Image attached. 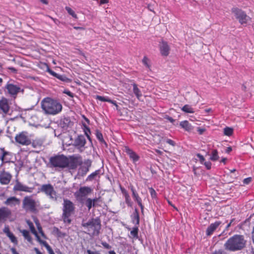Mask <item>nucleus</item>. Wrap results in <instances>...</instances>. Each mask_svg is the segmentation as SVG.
<instances>
[{"mask_svg": "<svg viewBox=\"0 0 254 254\" xmlns=\"http://www.w3.org/2000/svg\"><path fill=\"white\" fill-rule=\"evenodd\" d=\"M109 2V0H100L99 2V4L100 5H101L103 4H106Z\"/></svg>", "mask_w": 254, "mask_h": 254, "instance_id": "58", "label": "nucleus"}, {"mask_svg": "<svg viewBox=\"0 0 254 254\" xmlns=\"http://www.w3.org/2000/svg\"><path fill=\"white\" fill-rule=\"evenodd\" d=\"M11 176L8 173L3 172L0 174V183L3 185L8 184L10 180Z\"/></svg>", "mask_w": 254, "mask_h": 254, "instance_id": "16", "label": "nucleus"}, {"mask_svg": "<svg viewBox=\"0 0 254 254\" xmlns=\"http://www.w3.org/2000/svg\"><path fill=\"white\" fill-rule=\"evenodd\" d=\"M197 157L198 158L201 164H203L205 161V159L202 155L200 154H197Z\"/></svg>", "mask_w": 254, "mask_h": 254, "instance_id": "46", "label": "nucleus"}, {"mask_svg": "<svg viewBox=\"0 0 254 254\" xmlns=\"http://www.w3.org/2000/svg\"><path fill=\"white\" fill-rule=\"evenodd\" d=\"M203 164L205 165V167L207 169H210L211 167V163L210 162H204Z\"/></svg>", "mask_w": 254, "mask_h": 254, "instance_id": "49", "label": "nucleus"}, {"mask_svg": "<svg viewBox=\"0 0 254 254\" xmlns=\"http://www.w3.org/2000/svg\"><path fill=\"white\" fill-rule=\"evenodd\" d=\"M221 224L220 221H216L213 223L211 224L207 228L206 233L207 236H210L212 234L214 231L218 228V227Z\"/></svg>", "mask_w": 254, "mask_h": 254, "instance_id": "19", "label": "nucleus"}, {"mask_svg": "<svg viewBox=\"0 0 254 254\" xmlns=\"http://www.w3.org/2000/svg\"><path fill=\"white\" fill-rule=\"evenodd\" d=\"M150 194L152 197H154L156 196V193L155 190L152 188L149 189Z\"/></svg>", "mask_w": 254, "mask_h": 254, "instance_id": "51", "label": "nucleus"}, {"mask_svg": "<svg viewBox=\"0 0 254 254\" xmlns=\"http://www.w3.org/2000/svg\"><path fill=\"white\" fill-rule=\"evenodd\" d=\"M219 156L218 154V151L217 150H213L211 152V156L210 157V160L212 161H216L218 160Z\"/></svg>", "mask_w": 254, "mask_h": 254, "instance_id": "31", "label": "nucleus"}, {"mask_svg": "<svg viewBox=\"0 0 254 254\" xmlns=\"http://www.w3.org/2000/svg\"><path fill=\"white\" fill-rule=\"evenodd\" d=\"M13 190L15 191L32 192L33 190V188L29 187L17 181L14 186Z\"/></svg>", "mask_w": 254, "mask_h": 254, "instance_id": "11", "label": "nucleus"}, {"mask_svg": "<svg viewBox=\"0 0 254 254\" xmlns=\"http://www.w3.org/2000/svg\"><path fill=\"white\" fill-rule=\"evenodd\" d=\"M124 151L129 156L133 164H136V163L139 160V156L128 146L125 147Z\"/></svg>", "mask_w": 254, "mask_h": 254, "instance_id": "12", "label": "nucleus"}, {"mask_svg": "<svg viewBox=\"0 0 254 254\" xmlns=\"http://www.w3.org/2000/svg\"><path fill=\"white\" fill-rule=\"evenodd\" d=\"M90 164H87L86 166H82L79 170V173L81 174L82 176L85 175L89 171V167Z\"/></svg>", "mask_w": 254, "mask_h": 254, "instance_id": "30", "label": "nucleus"}, {"mask_svg": "<svg viewBox=\"0 0 254 254\" xmlns=\"http://www.w3.org/2000/svg\"><path fill=\"white\" fill-rule=\"evenodd\" d=\"M213 254H227V253L222 250H219L215 251Z\"/></svg>", "mask_w": 254, "mask_h": 254, "instance_id": "52", "label": "nucleus"}, {"mask_svg": "<svg viewBox=\"0 0 254 254\" xmlns=\"http://www.w3.org/2000/svg\"><path fill=\"white\" fill-rule=\"evenodd\" d=\"M166 142L167 143L169 144L170 145H172V146H174L175 145V142L173 140H171L170 139H167L166 140Z\"/></svg>", "mask_w": 254, "mask_h": 254, "instance_id": "57", "label": "nucleus"}, {"mask_svg": "<svg viewBox=\"0 0 254 254\" xmlns=\"http://www.w3.org/2000/svg\"><path fill=\"white\" fill-rule=\"evenodd\" d=\"M102 246L106 249H111V246L108 244L107 243L105 242H102Z\"/></svg>", "mask_w": 254, "mask_h": 254, "instance_id": "50", "label": "nucleus"}, {"mask_svg": "<svg viewBox=\"0 0 254 254\" xmlns=\"http://www.w3.org/2000/svg\"><path fill=\"white\" fill-rule=\"evenodd\" d=\"M120 190H121L122 194L124 196V197L129 195L128 193L127 192V191L126 190L125 188L120 186Z\"/></svg>", "mask_w": 254, "mask_h": 254, "instance_id": "44", "label": "nucleus"}, {"mask_svg": "<svg viewBox=\"0 0 254 254\" xmlns=\"http://www.w3.org/2000/svg\"><path fill=\"white\" fill-rule=\"evenodd\" d=\"M93 200V203L94 204V206H96V205H97V202L99 200V198H95L94 199H92Z\"/></svg>", "mask_w": 254, "mask_h": 254, "instance_id": "60", "label": "nucleus"}, {"mask_svg": "<svg viewBox=\"0 0 254 254\" xmlns=\"http://www.w3.org/2000/svg\"><path fill=\"white\" fill-rule=\"evenodd\" d=\"M82 225L90 236H97L100 233L101 222L99 219H91L87 222H83Z\"/></svg>", "mask_w": 254, "mask_h": 254, "instance_id": "3", "label": "nucleus"}, {"mask_svg": "<svg viewBox=\"0 0 254 254\" xmlns=\"http://www.w3.org/2000/svg\"><path fill=\"white\" fill-rule=\"evenodd\" d=\"M180 126L182 128H184L187 131H190L193 129V127L189 123L188 121H184L181 122L180 123Z\"/></svg>", "mask_w": 254, "mask_h": 254, "instance_id": "23", "label": "nucleus"}, {"mask_svg": "<svg viewBox=\"0 0 254 254\" xmlns=\"http://www.w3.org/2000/svg\"><path fill=\"white\" fill-rule=\"evenodd\" d=\"M226 160H227V158H223L221 160V162L223 163L224 164H226Z\"/></svg>", "mask_w": 254, "mask_h": 254, "instance_id": "64", "label": "nucleus"}, {"mask_svg": "<svg viewBox=\"0 0 254 254\" xmlns=\"http://www.w3.org/2000/svg\"><path fill=\"white\" fill-rule=\"evenodd\" d=\"M142 64L147 68L150 69V60L146 57H144L142 60Z\"/></svg>", "mask_w": 254, "mask_h": 254, "instance_id": "37", "label": "nucleus"}, {"mask_svg": "<svg viewBox=\"0 0 254 254\" xmlns=\"http://www.w3.org/2000/svg\"><path fill=\"white\" fill-rule=\"evenodd\" d=\"M232 12L236 16V18L242 24H246L250 19V18L241 9L236 7L232 9Z\"/></svg>", "mask_w": 254, "mask_h": 254, "instance_id": "9", "label": "nucleus"}, {"mask_svg": "<svg viewBox=\"0 0 254 254\" xmlns=\"http://www.w3.org/2000/svg\"><path fill=\"white\" fill-rule=\"evenodd\" d=\"M246 244V241L243 235H235L226 242L224 247L226 250L235 252L243 249Z\"/></svg>", "mask_w": 254, "mask_h": 254, "instance_id": "2", "label": "nucleus"}, {"mask_svg": "<svg viewBox=\"0 0 254 254\" xmlns=\"http://www.w3.org/2000/svg\"><path fill=\"white\" fill-rule=\"evenodd\" d=\"M125 202L128 206L131 207L132 205V202L130 198L129 195L125 197Z\"/></svg>", "mask_w": 254, "mask_h": 254, "instance_id": "41", "label": "nucleus"}, {"mask_svg": "<svg viewBox=\"0 0 254 254\" xmlns=\"http://www.w3.org/2000/svg\"><path fill=\"white\" fill-rule=\"evenodd\" d=\"M2 154L0 157V159L1 160L2 162H4V158L5 156L7 154V153L6 152L4 151L3 149L2 150Z\"/></svg>", "mask_w": 254, "mask_h": 254, "instance_id": "56", "label": "nucleus"}, {"mask_svg": "<svg viewBox=\"0 0 254 254\" xmlns=\"http://www.w3.org/2000/svg\"><path fill=\"white\" fill-rule=\"evenodd\" d=\"M85 205L88 207L89 210L91 208L92 206L94 207V204L93 203L92 199L90 198H88L86 200Z\"/></svg>", "mask_w": 254, "mask_h": 254, "instance_id": "38", "label": "nucleus"}, {"mask_svg": "<svg viewBox=\"0 0 254 254\" xmlns=\"http://www.w3.org/2000/svg\"><path fill=\"white\" fill-rule=\"evenodd\" d=\"M96 99L101 101L109 102L114 105L116 106L117 109L118 108V105H117V102L115 101L111 100L108 97L97 95L96 97Z\"/></svg>", "mask_w": 254, "mask_h": 254, "instance_id": "22", "label": "nucleus"}, {"mask_svg": "<svg viewBox=\"0 0 254 254\" xmlns=\"http://www.w3.org/2000/svg\"><path fill=\"white\" fill-rule=\"evenodd\" d=\"M6 88L7 89L9 94L11 95H15L17 94L20 90L19 86L12 84H7Z\"/></svg>", "mask_w": 254, "mask_h": 254, "instance_id": "18", "label": "nucleus"}, {"mask_svg": "<svg viewBox=\"0 0 254 254\" xmlns=\"http://www.w3.org/2000/svg\"><path fill=\"white\" fill-rule=\"evenodd\" d=\"M133 92L136 98L140 100L141 97H142V93L140 89L137 87V86L136 84H133Z\"/></svg>", "mask_w": 254, "mask_h": 254, "instance_id": "27", "label": "nucleus"}, {"mask_svg": "<svg viewBox=\"0 0 254 254\" xmlns=\"http://www.w3.org/2000/svg\"><path fill=\"white\" fill-rule=\"evenodd\" d=\"M41 104L43 111L47 115H57L60 113L63 109L60 102L49 97L43 99Z\"/></svg>", "mask_w": 254, "mask_h": 254, "instance_id": "1", "label": "nucleus"}, {"mask_svg": "<svg viewBox=\"0 0 254 254\" xmlns=\"http://www.w3.org/2000/svg\"><path fill=\"white\" fill-rule=\"evenodd\" d=\"M65 9L69 15H70L73 18H74L75 19L77 18V16L76 14V13H75L74 11L73 10H72L70 7H69L68 6H66L65 7Z\"/></svg>", "mask_w": 254, "mask_h": 254, "instance_id": "36", "label": "nucleus"}, {"mask_svg": "<svg viewBox=\"0 0 254 254\" xmlns=\"http://www.w3.org/2000/svg\"><path fill=\"white\" fill-rule=\"evenodd\" d=\"M47 71L50 73L52 75L54 76V77H57L58 76V73H56L55 72H54V71L52 70L51 69H50L49 67H48L47 68Z\"/></svg>", "mask_w": 254, "mask_h": 254, "instance_id": "45", "label": "nucleus"}, {"mask_svg": "<svg viewBox=\"0 0 254 254\" xmlns=\"http://www.w3.org/2000/svg\"><path fill=\"white\" fill-rule=\"evenodd\" d=\"M86 143V140L84 136L83 135H79L75 139L73 145L77 147L78 148L81 149V148H83L85 145Z\"/></svg>", "mask_w": 254, "mask_h": 254, "instance_id": "17", "label": "nucleus"}, {"mask_svg": "<svg viewBox=\"0 0 254 254\" xmlns=\"http://www.w3.org/2000/svg\"><path fill=\"white\" fill-rule=\"evenodd\" d=\"M132 197H133L134 201H136L137 203V204L140 206L141 209L142 211L143 209V204L142 203V199L139 197V196L138 194L137 193V192H135L134 193H132Z\"/></svg>", "mask_w": 254, "mask_h": 254, "instance_id": "26", "label": "nucleus"}, {"mask_svg": "<svg viewBox=\"0 0 254 254\" xmlns=\"http://www.w3.org/2000/svg\"><path fill=\"white\" fill-rule=\"evenodd\" d=\"M57 78L61 80V81H64L66 82H69L70 81V80L69 78H68L66 76L64 75L58 74V76Z\"/></svg>", "mask_w": 254, "mask_h": 254, "instance_id": "39", "label": "nucleus"}, {"mask_svg": "<svg viewBox=\"0 0 254 254\" xmlns=\"http://www.w3.org/2000/svg\"><path fill=\"white\" fill-rule=\"evenodd\" d=\"M99 170H96L94 172L91 173L90 175L88 176L86 179L87 181H91L95 178L96 176H97L99 174Z\"/></svg>", "mask_w": 254, "mask_h": 254, "instance_id": "32", "label": "nucleus"}, {"mask_svg": "<svg viewBox=\"0 0 254 254\" xmlns=\"http://www.w3.org/2000/svg\"><path fill=\"white\" fill-rule=\"evenodd\" d=\"M63 144L64 145L69 146L73 143L71 136L69 134H66L63 136Z\"/></svg>", "mask_w": 254, "mask_h": 254, "instance_id": "24", "label": "nucleus"}, {"mask_svg": "<svg viewBox=\"0 0 254 254\" xmlns=\"http://www.w3.org/2000/svg\"><path fill=\"white\" fill-rule=\"evenodd\" d=\"M34 221L36 224V225L37 227V229L38 230L39 233L41 234L42 237H43V238H45V234L42 231V228L40 225V224L38 220L36 218L34 217Z\"/></svg>", "mask_w": 254, "mask_h": 254, "instance_id": "29", "label": "nucleus"}, {"mask_svg": "<svg viewBox=\"0 0 254 254\" xmlns=\"http://www.w3.org/2000/svg\"><path fill=\"white\" fill-rule=\"evenodd\" d=\"M87 254H101L99 251H91L90 250H87Z\"/></svg>", "mask_w": 254, "mask_h": 254, "instance_id": "48", "label": "nucleus"}, {"mask_svg": "<svg viewBox=\"0 0 254 254\" xmlns=\"http://www.w3.org/2000/svg\"><path fill=\"white\" fill-rule=\"evenodd\" d=\"M74 209V205L71 201L67 199L64 200L63 218L65 223L68 224L70 223L69 217L73 213Z\"/></svg>", "mask_w": 254, "mask_h": 254, "instance_id": "5", "label": "nucleus"}, {"mask_svg": "<svg viewBox=\"0 0 254 254\" xmlns=\"http://www.w3.org/2000/svg\"><path fill=\"white\" fill-rule=\"evenodd\" d=\"M3 231L12 243H13L14 245L17 244L18 241L17 238L15 237L13 233L10 231L9 227L8 226H5Z\"/></svg>", "mask_w": 254, "mask_h": 254, "instance_id": "15", "label": "nucleus"}, {"mask_svg": "<svg viewBox=\"0 0 254 254\" xmlns=\"http://www.w3.org/2000/svg\"><path fill=\"white\" fill-rule=\"evenodd\" d=\"M63 93L72 98L73 97V96H74L73 93H71L70 91H69L68 90H64L63 91Z\"/></svg>", "mask_w": 254, "mask_h": 254, "instance_id": "47", "label": "nucleus"}, {"mask_svg": "<svg viewBox=\"0 0 254 254\" xmlns=\"http://www.w3.org/2000/svg\"><path fill=\"white\" fill-rule=\"evenodd\" d=\"M197 130L199 134H202L205 131V129L204 128L198 127Z\"/></svg>", "mask_w": 254, "mask_h": 254, "instance_id": "55", "label": "nucleus"}, {"mask_svg": "<svg viewBox=\"0 0 254 254\" xmlns=\"http://www.w3.org/2000/svg\"><path fill=\"white\" fill-rule=\"evenodd\" d=\"M9 109L10 106L8 104V100L4 97H2L0 100V110H1L4 114H7L9 112Z\"/></svg>", "mask_w": 254, "mask_h": 254, "instance_id": "14", "label": "nucleus"}, {"mask_svg": "<svg viewBox=\"0 0 254 254\" xmlns=\"http://www.w3.org/2000/svg\"><path fill=\"white\" fill-rule=\"evenodd\" d=\"M137 234H138V229L137 228H133L130 231V235L133 238H137Z\"/></svg>", "mask_w": 254, "mask_h": 254, "instance_id": "42", "label": "nucleus"}, {"mask_svg": "<svg viewBox=\"0 0 254 254\" xmlns=\"http://www.w3.org/2000/svg\"><path fill=\"white\" fill-rule=\"evenodd\" d=\"M96 136L100 141H101V142L104 141L103 135L101 132H100L99 131H97L96 133Z\"/></svg>", "mask_w": 254, "mask_h": 254, "instance_id": "43", "label": "nucleus"}, {"mask_svg": "<svg viewBox=\"0 0 254 254\" xmlns=\"http://www.w3.org/2000/svg\"><path fill=\"white\" fill-rule=\"evenodd\" d=\"M15 140L17 143L22 145H28L31 143V140L28 135V133L25 131L16 134Z\"/></svg>", "mask_w": 254, "mask_h": 254, "instance_id": "10", "label": "nucleus"}, {"mask_svg": "<svg viewBox=\"0 0 254 254\" xmlns=\"http://www.w3.org/2000/svg\"><path fill=\"white\" fill-rule=\"evenodd\" d=\"M233 133V129L231 127H226L224 128V134L227 136H231Z\"/></svg>", "mask_w": 254, "mask_h": 254, "instance_id": "35", "label": "nucleus"}, {"mask_svg": "<svg viewBox=\"0 0 254 254\" xmlns=\"http://www.w3.org/2000/svg\"><path fill=\"white\" fill-rule=\"evenodd\" d=\"M20 232L22 234L23 236L28 242H31V238L29 235V233L27 230H20Z\"/></svg>", "mask_w": 254, "mask_h": 254, "instance_id": "33", "label": "nucleus"}, {"mask_svg": "<svg viewBox=\"0 0 254 254\" xmlns=\"http://www.w3.org/2000/svg\"><path fill=\"white\" fill-rule=\"evenodd\" d=\"M160 52L162 55L167 56L169 53L170 48L167 43L162 41L160 46Z\"/></svg>", "mask_w": 254, "mask_h": 254, "instance_id": "20", "label": "nucleus"}, {"mask_svg": "<svg viewBox=\"0 0 254 254\" xmlns=\"http://www.w3.org/2000/svg\"><path fill=\"white\" fill-rule=\"evenodd\" d=\"M129 188L132 192V194L136 192L134 188L133 187V186L132 185H130Z\"/></svg>", "mask_w": 254, "mask_h": 254, "instance_id": "59", "label": "nucleus"}, {"mask_svg": "<svg viewBox=\"0 0 254 254\" xmlns=\"http://www.w3.org/2000/svg\"><path fill=\"white\" fill-rule=\"evenodd\" d=\"M93 189L90 187L83 186L80 187L74 194L76 199L82 202L85 198L93 192Z\"/></svg>", "mask_w": 254, "mask_h": 254, "instance_id": "7", "label": "nucleus"}, {"mask_svg": "<svg viewBox=\"0 0 254 254\" xmlns=\"http://www.w3.org/2000/svg\"><path fill=\"white\" fill-rule=\"evenodd\" d=\"M26 222L28 225L29 227L31 232L35 236L37 241L40 243V241L42 240L40 239V237L38 235L37 232L36 231L33 223L29 220H27Z\"/></svg>", "mask_w": 254, "mask_h": 254, "instance_id": "25", "label": "nucleus"}, {"mask_svg": "<svg viewBox=\"0 0 254 254\" xmlns=\"http://www.w3.org/2000/svg\"><path fill=\"white\" fill-rule=\"evenodd\" d=\"M23 208L26 211L34 212L37 207L39 206V201L32 198V196H26L23 200Z\"/></svg>", "mask_w": 254, "mask_h": 254, "instance_id": "6", "label": "nucleus"}, {"mask_svg": "<svg viewBox=\"0 0 254 254\" xmlns=\"http://www.w3.org/2000/svg\"><path fill=\"white\" fill-rule=\"evenodd\" d=\"M11 252H12V254H19L17 252V251H16V250H15V248H11Z\"/></svg>", "mask_w": 254, "mask_h": 254, "instance_id": "61", "label": "nucleus"}, {"mask_svg": "<svg viewBox=\"0 0 254 254\" xmlns=\"http://www.w3.org/2000/svg\"><path fill=\"white\" fill-rule=\"evenodd\" d=\"M34 250L35 251L36 254H43L41 252H40V251L37 248H35L34 249Z\"/></svg>", "mask_w": 254, "mask_h": 254, "instance_id": "62", "label": "nucleus"}, {"mask_svg": "<svg viewBox=\"0 0 254 254\" xmlns=\"http://www.w3.org/2000/svg\"><path fill=\"white\" fill-rule=\"evenodd\" d=\"M181 110L186 113H194V109L189 105H185L182 108Z\"/></svg>", "mask_w": 254, "mask_h": 254, "instance_id": "28", "label": "nucleus"}, {"mask_svg": "<svg viewBox=\"0 0 254 254\" xmlns=\"http://www.w3.org/2000/svg\"><path fill=\"white\" fill-rule=\"evenodd\" d=\"M134 217L136 220L137 223H138L139 220V216H138V212H137V210L136 209H135Z\"/></svg>", "mask_w": 254, "mask_h": 254, "instance_id": "53", "label": "nucleus"}, {"mask_svg": "<svg viewBox=\"0 0 254 254\" xmlns=\"http://www.w3.org/2000/svg\"><path fill=\"white\" fill-rule=\"evenodd\" d=\"M50 163L53 167L63 169L67 167L69 161L66 157L61 155L51 157Z\"/></svg>", "mask_w": 254, "mask_h": 254, "instance_id": "4", "label": "nucleus"}, {"mask_svg": "<svg viewBox=\"0 0 254 254\" xmlns=\"http://www.w3.org/2000/svg\"><path fill=\"white\" fill-rule=\"evenodd\" d=\"M40 243L42 244L47 249L49 254H55L51 247L45 241H40Z\"/></svg>", "mask_w": 254, "mask_h": 254, "instance_id": "34", "label": "nucleus"}, {"mask_svg": "<svg viewBox=\"0 0 254 254\" xmlns=\"http://www.w3.org/2000/svg\"><path fill=\"white\" fill-rule=\"evenodd\" d=\"M41 191L44 192L49 198L54 201H56L58 196L53 187L50 184H45L41 186Z\"/></svg>", "mask_w": 254, "mask_h": 254, "instance_id": "8", "label": "nucleus"}, {"mask_svg": "<svg viewBox=\"0 0 254 254\" xmlns=\"http://www.w3.org/2000/svg\"><path fill=\"white\" fill-rule=\"evenodd\" d=\"M251 180H252L251 178H250V177L247 178L244 180L243 183L245 184H249L251 182Z\"/></svg>", "mask_w": 254, "mask_h": 254, "instance_id": "54", "label": "nucleus"}, {"mask_svg": "<svg viewBox=\"0 0 254 254\" xmlns=\"http://www.w3.org/2000/svg\"><path fill=\"white\" fill-rule=\"evenodd\" d=\"M252 239L253 243L254 244V227L253 228L252 234Z\"/></svg>", "mask_w": 254, "mask_h": 254, "instance_id": "63", "label": "nucleus"}, {"mask_svg": "<svg viewBox=\"0 0 254 254\" xmlns=\"http://www.w3.org/2000/svg\"><path fill=\"white\" fill-rule=\"evenodd\" d=\"M83 126L84 127L83 128L84 131L85 135H86V136L87 137V138L88 139H90L89 134H90V130L89 128L88 127H87V126L85 124H83Z\"/></svg>", "mask_w": 254, "mask_h": 254, "instance_id": "40", "label": "nucleus"}, {"mask_svg": "<svg viewBox=\"0 0 254 254\" xmlns=\"http://www.w3.org/2000/svg\"><path fill=\"white\" fill-rule=\"evenodd\" d=\"M10 213V211L7 208H0V221L5 219Z\"/></svg>", "mask_w": 254, "mask_h": 254, "instance_id": "21", "label": "nucleus"}, {"mask_svg": "<svg viewBox=\"0 0 254 254\" xmlns=\"http://www.w3.org/2000/svg\"><path fill=\"white\" fill-rule=\"evenodd\" d=\"M20 200L19 198L15 196H12L8 198L4 202V204L10 207H14L17 205H19Z\"/></svg>", "mask_w": 254, "mask_h": 254, "instance_id": "13", "label": "nucleus"}]
</instances>
